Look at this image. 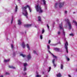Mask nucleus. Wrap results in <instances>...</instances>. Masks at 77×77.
Returning a JSON list of instances; mask_svg holds the SVG:
<instances>
[{
    "label": "nucleus",
    "instance_id": "3c124183",
    "mask_svg": "<svg viewBox=\"0 0 77 77\" xmlns=\"http://www.w3.org/2000/svg\"><path fill=\"white\" fill-rule=\"evenodd\" d=\"M76 71H77V69H76Z\"/></svg>",
    "mask_w": 77,
    "mask_h": 77
},
{
    "label": "nucleus",
    "instance_id": "f257e3e1",
    "mask_svg": "<svg viewBox=\"0 0 77 77\" xmlns=\"http://www.w3.org/2000/svg\"><path fill=\"white\" fill-rule=\"evenodd\" d=\"M27 8H28L29 9L30 12H32V11L31 10V8H30V7L29 6L27 5L25 7H22V9H23V12H24L22 14L23 15H24L25 17H26L27 18H28V17H27V15H28V13L27 12V10L26 9Z\"/></svg>",
    "mask_w": 77,
    "mask_h": 77
},
{
    "label": "nucleus",
    "instance_id": "2f4dec72",
    "mask_svg": "<svg viewBox=\"0 0 77 77\" xmlns=\"http://www.w3.org/2000/svg\"><path fill=\"white\" fill-rule=\"evenodd\" d=\"M58 35H60V32L58 31L57 32Z\"/></svg>",
    "mask_w": 77,
    "mask_h": 77
},
{
    "label": "nucleus",
    "instance_id": "b1692460",
    "mask_svg": "<svg viewBox=\"0 0 77 77\" xmlns=\"http://www.w3.org/2000/svg\"><path fill=\"white\" fill-rule=\"evenodd\" d=\"M58 44H61L60 42H59L57 44L53 45H56Z\"/></svg>",
    "mask_w": 77,
    "mask_h": 77
},
{
    "label": "nucleus",
    "instance_id": "79ce46f5",
    "mask_svg": "<svg viewBox=\"0 0 77 77\" xmlns=\"http://www.w3.org/2000/svg\"><path fill=\"white\" fill-rule=\"evenodd\" d=\"M68 76L69 77H71V75H68Z\"/></svg>",
    "mask_w": 77,
    "mask_h": 77
},
{
    "label": "nucleus",
    "instance_id": "412c9836",
    "mask_svg": "<svg viewBox=\"0 0 77 77\" xmlns=\"http://www.w3.org/2000/svg\"><path fill=\"white\" fill-rule=\"evenodd\" d=\"M58 5V4L57 3H55L54 6V7L55 8H57V7Z\"/></svg>",
    "mask_w": 77,
    "mask_h": 77
},
{
    "label": "nucleus",
    "instance_id": "4c0bfd02",
    "mask_svg": "<svg viewBox=\"0 0 77 77\" xmlns=\"http://www.w3.org/2000/svg\"><path fill=\"white\" fill-rule=\"evenodd\" d=\"M13 20H11V24H12V22H13Z\"/></svg>",
    "mask_w": 77,
    "mask_h": 77
},
{
    "label": "nucleus",
    "instance_id": "c85d7f7f",
    "mask_svg": "<svg viewBox=\"0 0 77 77\" xmlns=\"http://www.w3.org/2000/svg\"><path fill=\"white\" fill-rule=\"evenodd\" d=\"M40 38L41 39H42V35H40Z\"/></svg>",
    "mask_w": 77,
    "mask_h": 77
},
{
    "label": "nucleus",
    "instance_id": "c9c22d12",
    "mask_svg": "<svg viewBox=\"0 0 77 77\" xmlns=\"http://www.w3.org/2000/svg\"><path fill=\"white\" fill-rule=\"evenodd\" d=\"M38 20H41V17L40 16H38Z\"/></svg>",
    "mask_w": 77,
    "mask_h": 77
},
{
    "label": "nucleus",
    "instance_id": "393cba45",
    "mask_svg": "<svg viewBox=\"0 0 77 77\" xmlns=\"http://www.w3.org/2000/svg\"><path fill=\"white\" fill-rule=\"evenodd\" d=\"M17 9H18V7H17V6L16 5V6L15 7V12H17Z\"/></svg>",
    "mask_w": 77,
    "mask_h": 77
},
{
    "label": "nucleus",
    "instance_id": "de8ad7c7",
    "mask_svg": "<svg viewBox=\"0 0 77 77\" xmlns=\"http://www.w3.org/2000/svg\"><path fill=\"white\" fill-rule=\"evenodd\" d=\"M73 14H75V12H73Z\"/></svg>",
    "mask_w": 77,
    "mask_h": 77
},
{
    "label": "nucleus",
    "instance_id": "c03bdc74",
    "mask_svg": "<svg viewBox=\"0 0 77 77\" xmlns=\"http://www.w3.org/2000/svg\"><path fill=\"white\" fill-rule=\"evenodd\" d=\"M45 9H47V7H45Z\"/></svg>",
    "mask_w": 77,
    "mask_h": 77
},
{
    "label": "nucleus",
    "instance_id": "7c9ffc66",
    "mask_svg": "<svg viewBox=\"0 0 77 77\" xmlns=\"http://www.w3.org/2000/svg\"><path fill=\"white\" fill-rule=\"evenodd\" d=\"M38 23H40V22H41V20H38Z\"/></svg>",
    "mask_w": 77,
    "mask_h": 77
},
{
    "label": "nucleus",
    "instance_id": "5701e85b",
    "mask_svg": "<svg viewBox=\"0 0 77 77\" xmlns=\"http://www.w3.org/2000/svg\"><path fill=\"white\" fill-rule=\"evenodd\" d=\"M20 56H22L23 57H26V55H24L23 54H20Z\"/></svg>",
    "mask_w": 77,
    "mask_h": 77
},
{
    "label": "nucleus",
    "instance_id": "aec40b11",
    "mask_svg": "<svg viewBox=\"0 0 77 77\" xmlns=\"http://www.w3.org/2000/svg\"><path fill=\"white\" fill-rule=\"evenodd\" d=\"M42 2L44 5H46V3H45L46 1L45 0H43Z\"/></svg>",
    "mask_w": 77,
    "mask_h": 77
},
{
    "label": "nucleus",
    "instance_id": "6ab92c4d",
    "mask_svg": "<svg viewBox=\"0 0 77 77\" xmlns=\"http://www.w3.org/2000/svg\"><path fill=\"white\" fill-rule=\"evenodd\" d=\"M8 67L9 68H13V69H15V67H13L12 66H9Z\"/></svg>",
    "mask_w": 77,
    "mask_h": 77
},
{
    "label": "nucleus",
    "instance_id": "c756f323",
    "mask_svg": "<svg viewBox=\"0 0 77 77\" xmlns=\"http://www.w3.org/2000/svg\"><path fill=\"white\" fill-rule=\"evenodd\" d=\"M66 59L67 61H69V58H68L67 57H66Z\"/></svg>",
    "mask_w": 77,
    "mask_h": 77
},
{
    "label": "nucleus",
    "instance_id": "ddd939ff",
    "mask_svg": "<svg viewBox=\"0 0 77 77\" xmlns=\"http://www.w3.org/2000/svg\"><path fill=\"white\" fill-rule=\"evenodd\" d=\"M22 46L23 48H24L26 47V45H25V43H24V42H23L22 44Z\"/></svg>",
    "mask_w": 77,
    "mask_h": 77
},
{
    "label": "nucleus",
    "instance_id": "9b49d317",
    "mask_svg": "<svg viewBox=\"0 0 77 77\" xmlns=\"http://www.w3.org/2000/svg\"><path fill=\"white\" fill-rule=\"evenodd\" d=\"M32 26L31 24H26V25H24V27H30Z\"/></svg>",
    "mask_w": 77,
    "mask_h": 77
},
{
    "label": "nucleus",
    "instance_id": "6e6552de",
    "mask_svg": "<svg viewBox=\"0 0 77 77\" xmlns=\"http://www.w3.org/2000/svg\"><path fill=\"white\" fill-rule=\"evenodd\" d=\"M23 66H24V71H26V67L27 66V64L26 63H24L23 64Z\"/></svg>",
    "mask_w": 77,
    "mask_h": 77
},
{
    "label": "nucleus",
    "instance_id": "f704fd0d",
    "mask_svg": "<svg viewBox=\"0 0 77 77\" xmlns=\"http://www.w3.org/2000/svg\"><path fill=\"white\" fill-rule=\"evenodd\" d=\"M5 74L6 75H9V73L8 72H6Z\"/></svg>",
    "mask_w": 77,
    "mask_h": 77
},
{
    "label": "nucleus",
    "instance_id": "4be33fe9",
    "mask_svg": "<svg viewBox=\"0 0 77 77\" xmlns=\"http://www.w3.org/2000/svg\"><path fill=\"white\" fill-rule=\"evenodd\" d=\"M26 47L27 48H28L29 50H30V47H29V44H27L26 45Z\"/></svg>",
    "mask_w": 77,
    "mask_h": 77
},
{
    "label": "nucleus",
    "instance_id": "e433bc0d",
    "mask_svg": "<svg viewBox=\"0 0 77 77\" xmlns=\"http://www.w3.org/2000/svg\"><path fill=\"white\" fill-rule=\"evenodd\" d=\"M45 31H44V30L43 29L42 30V33H44V32Z\"/></svg>",
    "mask_w": 77,
    "mask_h": 77
},
{
    "label": "nucleus",
    "instance_id": "1a4fd4ad",
    "mask_svg": "<svg viewBox=\"0 0 77 77\" xmlns=\"http://www.w3.org/2000/svg\"><path fill=\"white\" fill-rule=\"evenodd\" d=\"M27 58L28 60H29V59H30L32 58V57H31V55H30V54H29L27 56Z\"/></svg>",
    "mask_w": 77,
    "mask_h": 77
},
{
    "label": "nucleus",
    "instance_id": "473e14b6",
    "mask_svg": "<svg viewBox=\"0 0 77 77\" xmlns=\"http://www.w3.org/2000/svg\"><path fill=\"white\" fill-rule=\"evenodd\" d=\"M11 46L12 48H14V46L13 45H11Z\"/></svg>",
    "mask_w": 77,
    "mask_h": 77
},
{
    "label": "nucleus",
    "instance_id": "4468645a",
    "mask_svg": "<svg viewBox=\"0 0 77 77\" xmlns=\"http://www.w3.org/2000/svg\"><path fill=\"white\" fill-rule=\"evenodd\" d=\"M57 77H62V75L60 74V73H57L56 75Z\"/></svg>",
    "mask_w": 77,
    "mask_h": 77
},
{
    "label": "nucleus",
    "instance_id": "8fccbe9b",
    "mask_svg": "<svg viewBox=\"0 0 77 77\" xmlns=\"http://www.w3.org/2000/svg\"><path fill=\"white\" fill-rule=\"evenodd\" d=\"M18 1H20V0H18Z\"/></svg>",
    "mask_w": 77,
    "mask_h": 77
},
{
    "label": "nucleus",
    "instance_id": "2eb2a0df",
    "mask_svg": "<svg viewBox=\"0 0 77 77\" xmlns=\"http://www.w3.org/2000/svg\"><path fill=\"white\" fill-rule=\"evenodd\" d=\"M54 50L57 51H59L60 49L59 48H54Z\"/></svg>",
    "mask_w": 77,
    "mask_h": 77
},
{
    "label": "nucleus",
    "instance_id": "72a5a7b5",
    "mask_svg": "<svg viewBox=\"0 0 77 77\" xmlns=\"http://www.w3.org/2000/svg\"><path fill=\"white\" fill-rule=\"evenodd\" d=\"M47 27L48 28V30H49V26H48V25L47 24Z\"/></svg>",
    "mask_w": 77,
    "mask_h": 77
},
{
    "label": "nucleus",
    "instance_id": "423d86ee",
    "mask_svg": "<svg viewBox=\"0 0 77 77\" xmlns=\"http://www.w3.org/2000/svg\"><path fill=\"white\" fill-rule=\"evenodd\" d=\"M68 43L67 42H66L65 43L64 48L66 50L67 53H68Z\"/></svg>",
    "mask_w": 77,
    "mask_h": 77
},
{
    "label": "nucleus",
    "instance_id": "58836bf2",
    "mask_svg": "<svg viewBox=\"0 0 77 77\" xmlns=\"http://www.w3.org/2000/svg\"><path fill=\"white\" fill-rule=\"evenodd\" d=\"M48 42V44H50L51 41H50V40H49Z\"/></svg>",
    "mask_w": 77,
    "mask_h": 77
},
{
    "label": "nucleus",
    "instance_id": "ea45409f",
    "mask_svg": "<svg viewBox=\"0 0 77 77\" xmlns=\"http://www.w3.org/2000/svg\"><path fill=\"white\" fill-rule=\"evenodd\" d=\"M23 74L24 75H26V73H23Z\"/></svg>",
    "mask_w": 77,
    "mask_h": 77
},
{
    "label": "nucleus",
    "instance_id": "f8f14e48",
    "mask_svg": "<svg viewBox=\"0 0 77 77\" xmlns=\"http://www.w3.org/2000/svg\"><path fill=\"white\" fill-rule=\"evenodd\" d=\"M54 60H55V59H54L52 60V63H53V65L54 66V67H55L56 66V64H54Z\"/></svg>",
    "mask_w": 77,
    "mask_h": 77
},
{
    "label": "nucleus",
    "instance_id": "a18cd8bd",
    "mask_svg": "<svg viewBox=\"0 0 77 77\" xmlns=\"http://www.w3.org/2000/svg\"><path fill=\"white\" fill-rule=\"evenodd\" d=\"M0 77H3V75H1V76H0Z\"/></svg>",
    "mask_w": 77,
    "mask_h": 77
},
{
    "label": "nucleus",
    "instance_id": "37998d69",
    "mask_svg": "<svg viewBox=\"0 0 77 77\" xmlns=\"http://www.w3.org/2000/svg\"><path fill=\"white\" fill-rule=\"evenodd\" d=\"M65 14H67V11H65Z\"/></svg>",
    "mask_w": 77,
    "mask_h": 77
},
{
    "label": "nucleus",
    "instance_id": "f3484780",
    "mask_svg": "<svg viewBox=\"0 0 77 77\" xmlns=\"http://www.w3.org/2000/svg\"><path fill=\"white\" fill-rule=\"evenodd\" d=\"M73 23H74L75 24L76 26V28H77V22H76L74 20H73Z\"/></svg>",
    "mask_w": 77,
    "mask_h": 77
},
{
    "label": "nucleus",
    "instance_id": "bb28decb",
    "mask_svg": "<svg viewBox=\"0 0 77 77\" xmlns=\"http://www.w3.org/2000/svg\"><path fill=\"white\" fill-rule=\"evenodd\" d=\"M69 35L70 36H73L74 34H73L72 33L71 34H70Z\"/></svg>",
    "mask_w": 77,
    "mask_h": 77
},
{
    "label": "nucleus",
    "instance_id": "dca6fc26",
    "mask_svg": "<svg viewBox=\"0 0 77 77\" xmlns=\"http://www.w3.org/2000/svg\"><path fill=\"white\" fill-rule=\"evenodd\" d=\"M18 24L19 25H21V20H18Z\"/></svg>",
    "mask_w": 77,
    "mask_h": 77
},
{
    "label": "nucleus",
    "instance_id": "7ed1b4c3",
    "mask_svg": "<svg viewBox=\"0 0 77 77\" xmlns=\"http://www.w3.org/2000/svg\"><path fill=\"white\" fill-rule=\"evenodd\" d=\"M59 26L60 29V30H62L64 36H65V32H64V30L63 29V24H62V22H61L60 24H59Z\"/></svg>",
    "mask_w": 77,
    "mask_h": 77
},
{
    "label": "nucleus",
    "instance_id": "09e8293b",
    "mask_svg": "<svg viewBox=\"0 0 77 77\" xmlns=\"http://www.w3.org/2000/svg\"><path fill=\"white\" fill-rule=\"evenodd\" d=\"M46 77H48V76H46Z\"/></svg>",
    "mask_w": 77,
    "mask_h": 77
},
{
    "label": "nucleus",
    "instance_id": "49530a36",
    "mask_svg": "<svg viewBox=\"0 0 77 77\" xmlns=\"http://www.w3.org/2000/svg\"><path fill=\"white\" fill-rule=\"evenodd\" d=\"M13 54H14V55H15V53H14Z\"/></svg>",
    "mask_w": 77,
    "mask_h": 77
},
{
    "label": "nucleus",
    "instance_id": "a19ab883",
    "mask_svg": "<svg viewBox=\"0 0 77 77\" xmlns=\"http://www.w3.org/2000/svg\"><path fill=\"white\" fill-rule=\"evenodd\" d=\"M34 54H36V51H34Z\"/></svg>",
    "mask_w": 77,
    "mask_h": 77
},
{
    "label": "nucleus",
    "instance_id": "0eeeda50",
    "mask_svg": "<svg viewBox=\"0 0 77 77\" xmlns=\"http://www.w3.org/2000/svg\"><path fill=\"white\" fill-rule=\"evenodd\" d=\"M65 3V2H60L59 3V7L60 8H62L63 6V5H64V4Z\"/></svg>",
    "mask_w": 77,
    "mask_h": 77
},
{
    "label": "nucleus",
    "instance_id": "a878e982",
    "mask_svg": "<svg viewBox=\"0 0 77 77\" xmlns=\"http://www.w3.org/2000/svg\"><path fill=\"white\" fill-rule=\"evenodd\" d=\"M50 70H51V67H49L48 69V72H50Z\"/></svg>",
    "mask_w": 77,
    "mask_h": 77
},
{
    "label": "nucleus",
    "instance_id": "f03ea898",
    "mask_svg": "<svg viewBox=\"0 0 77 77\" xmlns=\"http://www.w3.org/2000/svg\"><path fill=\"white\" fill-rule=\"evenodd\" d=\"M35 8L37 12H39V13H41L43 12V11L42 10L41 6H39L38 5L35 6Z\"/></svg>",
    "mask_w": 77,
    "mask_h": 77
},
{
    "label": "nucleus",
    "instance_id": "a211bd4d",
    "mask_svg": "<svg viewBox=\"0 0 77 77\" xmlns=\"http://www.w3.org/2000/svg\"><path fill=\"white\" fill-rule=\"evenodd\" d=\"M10 60V59H8V60H4V62H8Z\"/></svg>",
    "mask_w": 77,
    "mask_h": 77
},
{
    "label": "nucleus",
    "instance_id": "20e7f679",
    "mask_svg": "<svg viewBox=\"0 0 77 77\" xmlns=\"http://www.w3.org/2000/svg\"><path fill=\"white\" fill-rule=\"evenodd\" d=\"M66 22L68 26H69V29L70 30L71 29V27H72V26H71V23H70V22H69V20H66Z\"/></svg>",
    "mask_w": 77,
    "mask_h": 77
},
{
    "label": "nucleus",
    "instance_id": "603ef678",
    "mask_svg": "<svg viewBox=\"0 0 77 77\" xmlns=\"http://www.w3.org/2000/svg\"><path fill=\"white\" fill-rule=\"evenodd\" d=\"M35 27H36V26H35Z\"/></svg>",
    "mask_w": 77,
    "mask_h": 77
},
{
    "label": "nucleus",
    "instance_id": "cd10ccee",
    "mask_svg": "<svg viewBox=\"0 0 77 77\" xmlns=\"http://www.w3.org/2000/svg\"><path fill=\"white\" fill-rule=\"evenodd\" d=\"M63 65L62 64H61L60 68L61 69H63Z\"/></svg>",
    "mask_w": 77,
    "mask_h": 77
},
{
    "label": "nucleus",
    "instance_id": "9d476101",
    "mask_svg": "<svg viewBox=\"0 0 77 77\" xmlns=\"http://www.w3.org/2000/svg\"><path fill=\"white\" fill-rule=\"evenodd\" d=\"M36 73L37 75H35V77H41V75H40L38 74H39V73L38 72H36Z\"/></svg>",
    "mask_w": 77,
    "mask_h": 77
},
{
    "label": "nucleus",
    "instance_id": "39448f33",
    "mask_svg": "<svg viewBox=\"0 0 77 77\" xmlns=\"http://www.w3.org/2000/svg\"><path fill=\"white\" fill-rule=\"evenodd\" d=\"M47 48H48V52L50 53V54H52L53 57H54V58H55L56 59H57V57H56V56H54V55H53V54H51V52H50V51L49 50H50V46L49 45H47Z\"/></svg>",
    "mask_w": 77,
    "mask_h": 77
}]
</instances>
